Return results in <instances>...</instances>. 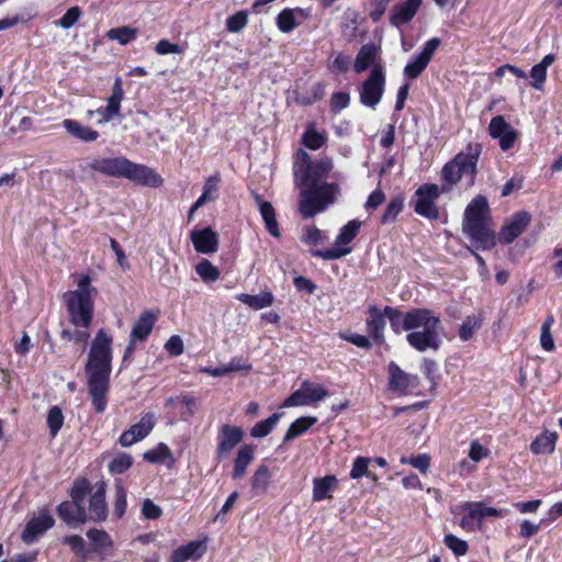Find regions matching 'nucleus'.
I'll list each match as a JSON object with an SVG mask.
<instances>
[{"mask_svg":"<svg viewBox=\"0 0 562 562\" xmlns=\"http://www.w3.org/2000/svg\"><path fill=\"white\" fill-rule=\"evenodd\" d=\"M132 463L133 459L130 454L121 453L110 462L109 470L112 473L121 474L127 471L132 467Z\"/></svg>","mask_w":562,"mask_h":562,"instance_id":"603ef678","label":"nucleus"},{"mask_svg":"<svg viewBox=\"0 0 562 562\" xmlns=\"http://www.w3.org/2000/svg\"><path fill=\"white\" fill-rule=\"evenodd\" d=\"M167 406L178 405L180 408L181 420L188 422L195 412V400L190 395H181L177 397H169L166 401Z\"/></svg>","mask_w":562,"mask_h":562,"instance_id":"f704fd0d","label":"nucleus"},{"mask_svg":"<svg viewBox=\"0 0 562 562\" xmlns=\"http://www.w3.org/2000/svg\"><path fill=\"white\" fill-rule=\"evenodd\" d=\"M362 223L358 220L349 221L335 239L334 247L326 250H313L312 255L325 260H335L345 257L351 252L348 246L358 235Z\"/></svg>","mask_w":562,"mask_h":562,"instance_id":"1a4fd4ad","label":"nucleus"},{"mask_svg":"<svg viewBox=\"0 0 562 562\" xmlns=\"http://www.w3.org/2000/svg\"><path fill=\"white\" fill-rule=\"evenodd\" d=\"M63 424H64V415H63L61 409L58 406H53L48 411V415H47V425H48L50 435L53 437H55L58 434Z\"/></svg>","mask_w":562,"mask_h":562,"instance_id":"3c124183","label":"nucleus"},{"mask_svg":"<svg viewBox=\"0 0 562 562\" xmlns=\"http://www.w3.org/2000/svg\"><path fill=\"white\" fill-rule=\"evenodd\" d=\"M385 80L382 66L375 65L359 89L360 102L364 106L374 109L380 103L385 90Z\"/></svg>","mask_w":562,"mask_h":562,"instance_id":"9d476101","label":"nucleus"},{"mask_svg":"<svg viewBox=\"0 0 562 562\" xmlns=\"http://www.w3.org/2000/svg\"><path fill=\"white\" fill-rule=\"evenodd\" d=\"M165 349L173 357H177V356H180L181 353H183V341L181 339L180 336H171L166 345H165Z\"/></svg>","mask_w":562,"mask_h":562,"instance_id":"0e129e2a","label":"nucleus"},{"mask_svg":"<svg viewBox=\"0 0 562 562\" xmlns=\"http://www.w3.org/2000/svg\"><path fill=\"white\" fill-rule=\"evenodd\" d=\"M161 508L151 499H145L142 506V514L146 519H157L161 516Z\"/></svg>","mask_w":562,"mask_h":562,"instance_id":"e2e57ef3","label":"nucleus"},{"mask_svg":"<svg viewBox=\"0 0 562 562\" xmlns=\"http://www.w3.org/2000/svg\"><path fill=\"white\" fill-rule=\"evenodd\" d=\"M555 60L554 55L548 54L546 55L540 63L536 64L530 71V86L536 90L541 91L543 89L544 82L547 80V69L550 67Z\"/></svg>","mask_w":562,"mask_h":562,"instance_id":"2f4dec72","label":"nucleus"},{"mask_svg":"<svg viewBox=\"0 0 562 562\" xmlns=\"http://www.w3.org/2000/svg\"><path fill=\"white\" fill-rule=\"evenodd\" d=\"M82 179H90L94 173L108 177L125 178L142 186L158 188L162 184V178L153 169L135 164L123 156L93 157L80 164Z\"/></svg>","mask_w":562,"mask_h":562,"instance_id":"7ed1b4c3","label":"nucleus"},{"mask_svg":"<svg viewBox=\"0 0 562 562\" xmlns=\"http://www.w3.org/2000/svg\"><path fill=\"white\" fill-rule=\"evenodd\" d=\"M317 422L316 417H300L296 420H294L289 429L286 430L283 441L289 442L292 441L294 438L303 435L305 431H307L312 426H314Z\"/></svg>","mask_w":562,"mask_h":562,"instance_id":"c9c22d12","label":"nucleus"},{"mask_svg":"<svg viewBox=\"0 0 562 562\" xmlns=\"http://www.w3.org/2000/svg\"><path fill=\"white\" fill-rule=\"evenodd\" d=\"M237 299L254 310L269 307L273 302V295L271 292H262L257 295L241 293Z\"/></svg>","mask_w":562,"mask_h":562,"instance_id":"4c0bfd02","label":"nucleus"},{"mask_svg":"<svg viewBox=\"0 0 562 562\" xmlns=\"http://www.w3.org/2000/svg\"><path fill=\"white\" fill-rule=\"evenodd\" d=\"M557 438L555 432H543L531 442L530 450L536 454L551 453L554 451Z\"/></svg>","mask_w":562,"mask_h":562,"instance_id":"e433bc0d","label":"nucleus"},{"mask_svg":"<svg viewBox=\"0 0 562 562\" xmlns=\"http://www.w3.org/2000/svg\"><path fill=\"white\" fill-rule=\"evenodd\" d=\"M248 23V15L245 11H238L226 21L227 30L232 33L240 32Z\"/></svg>","mask_w":562,"mask_h":562,"instance_id":"5fc2aeb1","label":"nucleus"},{"mask_svg":"<svg viewBox=\"0 0 562 562\" xmlns=\"http://www.w3.org/2000/svg\"><path fill=\"white\" fill-rule=\"evenodd\" d=\"M491 137L499 140V147L508 150L514 146L517 138L516 131L507 123L502 115L494 116L488 125Z\"/></svg>","mask_w":562,"mask_h":562,"instance_id":"f3484780","label":"nucleus"},{"mask_svg":"<svg viewBox=\"0 0 562 562\" xmlns=\"http://www.w3.org/2000/svg\"><path fill=\"white\" fill-rule=\"evenodd\" d=\"M195 271L205 282H214L220 277L217 268L206 259H203L200 263L196 265Z\"/></svg>","mask_w":562,"mask_h":562,"instance_id":"a18cd8bd","label":"nucleus"},{"mask_svg":"<svg viewBox=\"0 0 562 562\" xmlns=\"http://www.w3.org/2000/svg\"><path fill=\"white\" fill-rule=\"evenodd\" d=\"M370 459L364 457H358L352 464L351 471H350V477L353 480L360 479L361 476H368L371 477L373 481H376V476L374 473L369 471Z\"/></svg>","mask_w":562,"mask_h":562,"instance_id":"79ce46f5","label":"nucleus"},{"mask_svg":"<svg viewBox=\"0 0 562 562\" xmlns=\"http://www.w3.org/2000/svg\"><path fill=\"white\" fill-rule=\"evenodd\" d=\"M391 0H372V10L370 18L372 21L378 22L385 13Z\"/></svg>","mask_w":562,"mask_h":562,"instance_id":"338daca9","label":"nucleus"},{"mask_svg":"<svg viewBox=\"0 0 562 562\" xmlns=\"http://www.w3.org/2000/svg\"><path fill=\"white\" fill-rule=\"evenodd\" d=\"M126 506V491L121 484H117L115 486L114 514L121 518L125 514Z\"/></svg>","mask_w":562,"mask_h":562,"instance_id":"bf43d9fd","label":"nucleus"},{"mask_svg":"<svg viewBox=\"0 0 562 562\" xmlns=\"http://www.w3.org/2000/svg\"><path fill=\"white\" fill-rule=\"evenodd\" d=\"M403 206H404V204H403L402 198H400V196L393 198L390 201V203L387 204V206L381 217V222L383 224H387V223H392L393 221H395L397 215L402 212Z\"/></svg>","mask_w":562,"mask_h":562,"instance_id":"de8ad7c7","label":"nucleus"},{"mask_svg":"<svg viewBox=\"0 0 562 562\" xmlns=\"http://www.w3.org/2000/svg\"><path fill=\"white\" fill-rule=\"evenodd\" d=\"M387 370L390 375L389 385L391 390L398 393H405L409 389H414L418 385V376L406 373L395 362H391Z\"/></svg>","mask_w":562,"mask_h":562,"instance_id":"412c9836","label":"nucleus"},{"mask_svg":"<svg viewBox=\"0 0 562 562\" xmlns=\"http://www.w3.org/2000/svg\"><path fill=\"white\" fill-rule=\"evenodd\" d=\"M244 437V431L240 427L223 425L218 437V446L216 454L220 460L226 458L234 447H236Z\"/></svg>","mask_w":562,"mask_h":562,"instance_id":"6ab92c4d","label":"nucleus"},{"mask_svg":"<svg viewBox=\"0 0 562 562\" xmlns=\"http://www.w3.org/2000/svg\"><path fill=\"white\" fill-rule=\"evenodd\" d=\"M54 518L46 510L33 517L25 526L21 538L25 543H33L42 533L54 526Z\"/></svg>","mask_w":562,"mask_h":562,"instance_id":"aec40b11","label":"nucleus"},{"mask_svg":"<svg viewBox=\"0 0 562 562\" xmlns=\"http://www.w3.org/2000/svg\"><path fill=\"white\" fill-rule=\"evenodd\" d=\"M461 509L464 512V516L460 526L468 531L480 529L484 518L503 517L508 513L506 509L491 507L484 502H467L461 505Z\"/></svg>","mask_w":562,"mask_h":562,"instance_id":"9b49d317","label":"nucleus"},{"mask_svg":"<svg viewBox=\"0 0 562 562\" xmlns=\"http://www.w3.org/2000/svg\"><path fill=\"white\" fill-rule=\"evenodd\" d=\"M281 417L282 415L280 413H274L267 419L257 423L250 429V436L254 438H263L268 436L274 429Z\"/></svg>","mask_w":562,"mask_h":562,"instance_id":"58836bf2","label":"nucleus"},{"mask_svg":"<svg viewBox=\"0 0 562 562\" xmlns=\"http://www.w3.org/2000/svg\"><path fill=\"white\" fill-rule=\"evenodd\" d=\"M445 544L456 554V555H464L468 551V543L467 541L459 539L458 537L453 535H446L445 536Z\"/></svg>","mask_w":562,"mask_h":562,"instance_id":"4d7b16f0","label":"nucleus"},{"mask_svg":"<svg viewBox=\"0 0 562 562\" xmlns=\"http://www.w3.org/2000/svg\"><path fill=\"white\" fill-rule=\"evenodd\" d=\"M138 30L131 26H120L108 31L106 36L112 41H117L121 45H127L136 40Z\"/></svg>","mask_w":562,"mask_h":562,"instance_id":"ea45409f","label":"nucleus"},{"mask_svg":"<svg viewBox=\"0 0 562 562\" xmlns=\"http://www.w3.org/2000/svg\"><path fill=\"white\" fill-rule=\"evenodd\" d=\"M443 193L441 187L434 183H425L420 186L414 195L412 201L414 211L428 220H437L439 217V211L436 205V201Z\"/></svg>","mask_w":562,"mask_h":562,"instance_id":"f8f14e48","label":"nucleus"},{"mask_svg":"<svg viewBox=\"0 0 562 562\" xmlns=\"http://www.w3.org/2000/svg\"><path fill=\"white\" fill-rule=\"evenodd\" d=\"M327 396L328 391L323 385H316L306 380L302 382L299 390L284 400L282 407L307 406Z\"/></svg>","mask_w":562,"mask_h":562,"instance_id":"ddd939ff","label":"nucleus"},{"mask_svg":"<svg viewBox=\"0 0 562 562\" xmlns=\"http://www.w3.org/2000/svg\"><path fill=\"white\" fill-rule=\"evenodd\" d=\"M143 457L147 462L158 463L171 458V451L167 445L161 442L155 449L146 451Z\"/></svg>","mask_w":562,"mask_h":562,"instance_id":"49530a36","label":"nucleus"},{"mask_svg":"<svg viewBox=\"0 0 562 562\" xmlns=\"http://www.w3.org/2000/svg\"><path fill=\"white\" fill-rule=\"evenodd\" d=\"M481 153L482 146L479 143H469L464 150L448 161L441 170V191L448 193L462 178L468 179L469 187L473 186Z\"/></svg>","mask_w":562,"mask_h":562,"instance_id":"0eeeda50","label":"nucleus"},{"mask_svg":"<svg viewBox=\"0 0 562 562\" xmlns=\"http://www.w3.org/2000/svg\"><path fill=\"white\" fill-rule=\"evenodd\" d=\"M190 238L194 249L200 254H213L218 249V236L210 227L192 231Z\"/></svg>","mask_w":562,"mask_h":562,"instance_id":"4be33fe9","label":"nucleus"},{"mask_svg":"<svg viewBox=\"0 0 562 562\" xmlns=\"http://www.w3.org/2000/svg\"><path fill=\"white\" fill-rule=\"evenodd\" d=\"M87 537L92 542L94 550L97 551L106 550L113 546L110 535L102 529L92 528L88 530Z\"/></svg>","mask_w":562,"mask_h":562,"instance_id":"a19ab883","label":"nucleus"},{"mask_svg":"<svg viewBox=\"0 0 562 562\" xmlns=\"http://www.w3.org/2000/svg\"><path fill=\"white\" fill-rule=\"evenodd\" d=\"M303 144L313 150L319 149L325 144V136L311 125L302 137Z\"/></svg>","mask_w":562,"mask_h":562,"instance_id":"8fccbe9b","label":"nucleus"},{"mask_svg":"<svg viewBox=\"0 0 562 562\" xmlns=\"http://www.w3.org/2000/svg\"><path fill=\"white\" fill-rule=\"evenodd\" d=\"M338 480L335 475H326L313 480V501L321 502L331 497V492L336 490Z\"/></svg>","mask_w":562,"mask_h":562,"instance_id":"c756f323","label":"nucleus"},{"mask_svg":"<svg viewBox=\"0 0 562 562\" xmlns=\"http://www.w3.org/2000/svg\"><path fill=\"white\" fill-rule=\"evenodd\" d=\"M277 25L283 33H290L293 31L297 26L294 18V11L292 9L282 10L277 16Z\"/></svg>","mask_w":562,"mask_h":562,"instance_id":"c03bdc74","label":"nucleus"},{"mask_svg":"<svg viewBox=\"0 0 562 562\" xmlns=\"http://www.w3.org/2000/svg\"><path fill=\"white\" fill-rule=\"evenodd\" d=\"M57 514L67 525L85 524L88 515L83 505L76 502H63L57 507Z\"/></svg>","mask_w":562,"mask_h":562,"instance_id":"393cba45","label":"nucleus"},{"mask_svg":"<svg viewBox=\"0 0 562 562\" xmlns=\"http://www.w3.org/2000/svg\"><path fill=\"white\" fill-rule=\"evenodd\" d=\"M90 491V483L87 480L75 482L70 492L71 501L83 505L86 495Z\"/></svg>","mask_w":562,"mask_h":562,"instance_id":"13d9d810","label":"nucleus"},{"mask_svg":"<svg viewBox=\"0 0 562 562\" xmlns=\"http://www.w3.org/2000/svg\"><path fill=\"white\" fill-rule=\"evenodd\" d=\"M350 66V57L338 52L331 55L328 69L333 72H347Z\"/></svg>","mask_w":562,"mask_h":562,"instance_id":"864d4df0","label":"nucleus"},{"mask_svg":"<svg viewBox=\"0 0 562 562\" xmlns=\"http://www.w3.org/2000/svg\"><path fill=\"white\" fill-rule=\"evenodd\" d=\"M88 520L104 521L108 517V506L105 503V490L100 485L98 490L91 495L89 501Z\"/></svg>","mask_w":562,"mask_h":562,"instance_id":"a878e982","label":"nucleus"},{"mask_svg":"<svg viewBox=\"0 0 562 562\" xmlns=\"http://www.w3.org/2000/svg\"><path fill=\"white\" fill-rule=\"evenodd\" d=\"M63 542L68 544L71 548V550L77 554H83L86 551L85 540L81 536H67L64 538Z\"/></svg>","mask_w":562,"mask_h":562,"instance_id":"69168bd1","label":"nucleus"},{"mask_svg":"<svg viewBox=\"0 0 562 562\" xmlns=\"http://www.w3.org/2000/svg\"><path fill=\"white\" fill-rule=\"evenodd\" d=\"M553 323V316L549 315L541 326L540 344L541 347L547 351H552L554 349V341L551 335V327Z\"/></svg>","mask_w":562,"mask_h":562,"instance_id":"09e8293b","label":"nucleus"},{"mask_svg":"<svg viewBox=\"0 0 562 562\" xmlns=\"http://www.w3.org/2000/svg\"><path fill=\"white\" fill-rule=\"evenodd\" d=\"M331 169L333 160L330 158H323L312 164L311 157L305 150L297 151L294 176L301 189L300 212L303 217H313L325 211L335 201L339 193L338 184L321 181Z\"/></svg>","mask_w":562,"mask_h":562,"instance_id":"f257e3e1","label":"nucleus"},{"mask_svg":"<svg viewBox=\"0 0 562 562\" xmlns=\"http://www.w3.org/2000/svg\"><path fill=\"white\" fill-rule=\"evenodd\" d=\"M155 50L158 55L182 54L183 53V48L180 45L171 43L168 40H160L156 44Z\"/></svg>","mask_w":562,"mask_h":562,"instance_id":"052dcab7","label":"nucleus"},{"mask_svg":"<svg viewBox=\"0 0 562 562\" xmlns=\"http://www.w3.org/2000/svg\"><path fill=\"white\" fill-rule=\"evenodd\" d=\"M63 125L72 137L81 142L91 143L97 140L99 137V133L97 131L82 125L78 121L66 119L64 120Z\"/></svg>","mask_w":562,"mask_h":562,"instance_id":"7c9ffc66","label":"nucleus"},{"mask_svg":"<svg viewBox=\"0 0 562 562\" xmlns=\"http://www.w3.org/2000/svg\"><path fill=\"white\" fill-rule=\"evenodd\" d=\"M439 45L440 40L438 37L427 41L422 50L404 67V76L408 79L418 78L429 65Z\"/></svg>","mask_w":562,"mask_h":562,"instance_id":"4468645a","label":"nucleus"},{"mask_svg":"<svg viewBox=\"0 0 562 562\" xmlns=\"http://www.w3.org/2000/svg\"><path fill=\"white\" fill-rule=\"evenodd\" d=\"M155 426L154 414H145L140 420L125 430L119 439L122 447H130L150 434Z\"/></svg>","mask_w":562,"mask_h":562,"instance_id":"dca6fc26","label":"nucleus"},{"mask_svg":"<svg viewBox=\"0 0 562 562\" xmlns=\"http://www.w3.org/2000/svg\"><path fill=\"white\" fill-rule=\"evenodd\" d=\"M95 294L97 290L91 285L89 276L80 278L76 290L64 293L69 321L77 327L74 331V340L76 341L86 342L90 337L88 328L92 321Z\"/></svg>","mask_w":562,"mask_h":562,"instance_id":"39448f33","label":"nucleus"},{"mask_svg":"<svg viewBox=\"0 0 562 562\" xmlns=\"http://www.w3.org/2000/svg\"><path fill=\"white\" fill-rule=\"evenodd\" d=\"M350 95L348 92H335L330 98V106L334 111H341L349 105Z\"/></svg>","mask_w":562,"mask_h":562,"instance_id":"680f3d73","label":"nucleus"},{"mask_svg":"<svg viewBox=\"0 0 562 562\" xmlns=\"http://www.w3.org/2000/svg\"><path fill=\"white\" fill-rule=\"evenodd\" d=\"M406 331L408 345L419 351L438 350L442 324L439 315L425 307L412 308L402 315L400 333Z\"/></svg>","mask_w":562,"mask_h":562,"instance_id":"20e7f679","label":"nucleus"},{"mask_svg":"<svg viewBox=\"0 0 562 562\" xmlns=\"http://www.w3.org/2000/svg\"><path fill=\"white\" fill-rule=\"evenodd\" d=\"M81 15V11L78 7H72L67 10L61 19L55 22V24L64 30H68L74 26Z\"/></svg>","mask_w":562,"mask_h":562,"instance_id":"6e6d98bb","label":"nucleus"},{"mask_svg":"<svg viewBox=\"0 0 562 562\" xmlns=\"http://www.w3.org/2000/svg\"><path fill=\"white\" fill-rule=\"evenodd\" d=\"M488 213V203L483 195L475 196L464 210L462 231L476 249L487 250L496 245Z\"/></svg>","mask_w":562,"mask_h":562,"instance_id":"423d86ee","label":"nucleus"},{"mask_svg":"<svg viewBox=\"0 0 562 562\" xmlns=\"http://www.w3.org/2000/svg\"><path fill=\"white\" fill-rule=\"evenodd\" d=\"M271 473L267 465L261 464L257 468L250 479V493L251 496H260L266 493L270 483Z\"/></svg>","mask_w":562,"mask_h":562,"instance_id":"72a5a7b5","label":"nucleus"},{"mask_svg":"<svg viewBox=\"0 0 562 562\" xmlns=\"http://www.w3.org/2000/svg\"><path fill=\"white\" fill-rule=\"evenodd\" d=\"M256 205L265 222L267 231L273 236L279 237V226L276 217V211L270 202L263 201L258 193H252Z\"/></svg>","mask_w":562,"mask_h":562,"instance_id":"bb28decb","label":"nucleus"},{"mask_svg":"<svg viewBox=\"0 0 562 562\" xmlns=\"http://www.w3.org/2000/svg\"><path fill=\"white\" fill-rule=\"evenodd\" d=\"M340 337L344 340L349 341V342H351L355 346L360 347V348L368 349V348L371 347V342H370L369 338L363 336V335H359V334H340Z\"/></svg>","mask_w":562,"mask_h":562,"instance_id":"774afa93","label":"nucleus"},{"mask_svg":"<svg viewBox=\"0 0 562 562\" xmlns=\"http://www.w3.org/2000/svg\"><path fill=\"white\" fill-rule=\"evenodd\" d=\"M124 98V90L122 87V80L116 77L112 87V93L108 99V104L104 108H99L97 113L101 115L99 124L108 123L120 114L121 102Z\"/></svg>","mask_w":562,"mask_h":562,"instance_id":"a211bd4d","label":"nucleus"},{"mask_svg":"<svg viewBox=\"0 0 562 562\" xmlns=\"http://www.w3.org/2000/svg\"><path fill=\"white\" fill-rule=\"evenodd\" d=\"M157 321V315L150 311L143 312L135 322L131 337L133 340H145L151 333Z\"/></svg>","mask_w":562,"mask_h":562,"instance_id":"cd10ccee","label":"nucleus"},{"mask_svg":"<svg viewBox=\"0 0 562 562\" xmlns=\"http://www.w3.org/2000/svg\"><path fill=\"white\" fill-rule=\"evenodd\" d=\"M481 327V319L476 316H468L459 328V337L462 341L470 340Z\"/></svg>","mask_w":562,"mask_h":562,"instance_id":"37998d69","label":"nucleus"},{"mask_svg":"<svg viewBox=\"0 0 562 562\" xmlns=\"http://www.w3.org/2000/svg\"><path fill=\"white\" fill-rule=\"evenodd\" d=\"M531 222V215L527 211L515 213L499 232V241L510 244L519 237Z\"/></svg>","mask_w":562,"mask_h":562,"instance_id":"2eb2a0df","label":"nucleus"},{"mask_svg":"<svg viewBox=\"0 0 562 562\" xmlns=\"http://www.w3.org/2000/svg\"><path fill=\"white\" fill-rule=\"evenodd\" d=\"M368 314L369 317L366 321L367 330L369 336L376 342H384L385 317L389 318L391 328L395 333H400L403 313L397 308L385 306L384 310L381 311L375 305H371L368 307Z\"/></svg>","mask_w":562,"mask_h":562,"instance_id":"6e6552de","label":"nucleus"},{"mask_svg":"<svg viewBox=\"0 0 562 562\" xmlns=\"http://www.w3.org/2000/svg\"><path fill=\"white\" fill-rule=\"evenodd\" d=\"M85 371L92 405L97 413H103L112 372V337L102 328L91 342Z\"/></svg>","mask_w":562,"mask_h":562,"instance_id":"f03ea898","label":"nucleus"},{"mask_svg":"<svg viewBox=\"0 0 562 562\" xmlns=\"http://www.w3.org/2000/svg\"><path fill=\"white\" fill-rule=\"evenodd\" d=\"M255 458V448L250 445L240 447L237 456L234 460V468L232 471V477L234 480H240L246 475L247 467L252 462Z\"/></svg>","mask_w":562,"mask_h":562,"instance_id":"c85d7f7f","label":"nucleus"},{"mask_svg":"<svg viewBox=\"0 0 562 562\" xmlns=\"http://www.w3.org/2000/svg\"><path fill=\"white\" fill-rule=\"evenodd\" d=\"M381 49L373 43L364 44L360 47L353 64V70L357 74L366 71L369 67L374 68L380 56Z\"/></svg>","mask_w":562,"mask_h":562,"instance_id":"b1692460","label":"nucleus"},{"mask_svg":"<svg viewBox=\"0 0 562 562\" xmlns=\"http://www.w3.org/2000/svg\"><path fill=\"white\" fill-rule=\"evenodd\" d=\"M423 0H406L393 5L390 22L394 26H401L408 23L416 15Z\"/></svg>","mask_w":562,"mask_h":562,"instance_id":"5701e85b","label":"nucleus"},{"mask_svg":"<svg viewBox=\"0 0 562 562\" xmlns=\"http://www.w3.org/2000/svg\"><path fill=\"white\" fill-rule=\"evenodd\" d=\"M205 547L201 541H191L186 546H181L172 552L171 562H186L189 559H198L202 557Z\"/></svg>","mask_w":562,"mask_h":562,"instance_id":"473e14b6","label":"nucleus"}]
</instances>
